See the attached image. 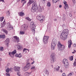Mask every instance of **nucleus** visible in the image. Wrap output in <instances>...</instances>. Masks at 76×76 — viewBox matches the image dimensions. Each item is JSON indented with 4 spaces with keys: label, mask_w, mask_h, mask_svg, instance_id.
<instances>
[{
    "label": "nucleus",
    "mask_w": 76,
    "mask_h": 76,
    "mask_svg": "<svg viewBox=\"0 0 76 76\" xmlns=\"http://www.w3.org/2000/svg\"><path fill=\"white\" fill-rule=\"evenodd\" d=\"M29 2L32 4L33 3L32 5V8L31 9V11L32 12H38V7L37 6V1H33V0H29Z\"/></svg>",
    "instance_id": "nucleus-1"
},
{
    "label": "nucleus",
    "mask_w": 76,
    "mask_h": 76,
    "mask_svg": "<svg viewBox=\"0 0 76 76\" xmlns=\"http://www.w3.org/2000/svg\"><path fill=\"white\" fill-rule=\"evenodd\" d=\"M69 34V30L67 29L64 30L61 34L60 38L63 40H65Z\"/></svg>",
    "instance_id": "nucleus-2"
},
{
    "label": "nucleus",
    "mask_w": 76,
    "mask_h": 76,
    "mask_svg": "<svg viewBox=\"0 0 76 76\" xmlns=\"http://www.w3.org/2000/svg\"><path fill=\"white\" fill-rule=\"evenodd\" d=\"M57 45L59 51H62L65 49V46L61 44L60 42H58Z\"/></svg>",
    "instance_id": "nucleus-3"
},
{
    "label": "nucleus",
    "mask_w": 76,
    "mask_h": 76,
    "mask_svg": "<svg viewBox=\"0 0 76 76\" xmlns=\"http://www.w3.org/2000/svg\"><path fill=\"white\" fill-rule=\"evenodd\" d=\"M30 24L32 26H31L30 27L31 30L33 32V34H35V29L36 26H35V25H34V21H32L31 23Z\"/></svg>",
    "instance_id": "nucleus-4"
},
{
    "label": "nucleus",
    "mask_w": 76,
    "mask_h": 76,
    "mask_svg": "<svg viewBox=\"0 0 76 76\" xmlns=\"http://www.w3.org/2000/svg\"><path fill=\"white\" fill-rule=\"evenodd\" d=\"M56 55L54 53H53L51 55V63H53L56 61Z\"/></svg>",
    "instance_id": "nucleus-5"
},
{
    "label": "nucleus",
    "mask_w": 76,
    "mask_h": 76,
    "mask_svg": "<svg viewBox=\"0 0 76 76\" xmlns=\"http://www.w3.org/2000/svg\"><path fill=\"white\" fill-rule=\"evenodd\" d=\"M62 62L64 63V66L66 68H69V62H68L67 60L64 59L62 61Z\"/></svg>",
    "instance_id": "nucleus-6"
},
{
    "label": "nucleus",
    "mask_w": 76,
    "mask_h": 76,
    "mask_svg": "<svg viewBox=\"0 0 76 76\" xmlns=\"http://www.w3.org/2000/svg\"><path fill=\"white\" fill-rule=\"evenodd\" d=\"M31 66H30V63H27L26 65L23 68V70L24 71H26L28 70V69H30Z\"/></svg>",
    "instance_id": "nucleus-7"
},
{
    "label": "nucleus",
    "mask_w": 76,
    "mask_h": 76,
    "mask_svg": "<svg viewBox=\"0 0 76 76\" xmlns=\"http://www.w3.org/2000/svg\"><path fill=\"white\" fill-rule=\"evenodd\" d=\"M15 47L16 48V50H23V46L21 44H20L18 45H15Z\"/></svg>",
    "instance_id": "nucleus-8"
},
{
    "label": "nucleus",
    "mask_w": 76,
    "mask_h": 76,
    "mask_svg": "<svg viewBox=\"0 0 76 76\" xmlns=\"http://www.w3.org/2000/svg\"><path fill=\"white\" fill-rule=\"evenodd\" d=\"M48 38H49L47 36H45L44 37L43 41L45 44H46L47 43L48 41Z\"/></svg>",
    "instance_id": "nucleus-9"
},
{
    "label": "nucleus",
    "mask_w": 76,
    "mask_h": 76,
    "mask_svg": "<svg viewBox=\"0 0 76 76\" xmlns=\"http://www.w3.org/2000/svg\"><path fill=\"white\" fill-rule=\"evenodd\" d=\"M16 53V50H14L12 52H10L9 53V54L10 56L11 57H13L14 56L13 55H14V54H15Z\"/></svg>",
    "instance_id": "nucleus-10"
},
{
    "label": "nucleus",
    "mask_w": 76,
    "mask_h": 76,
    "mask_svg": "<svg viewBox=\"0 0 76 76\" xmlns=\"http://www.w3.org/2000/svg\"><path fill=\"white\" fill-rule=\"evenodd\" d=\"M14 41L16 43H18V42H19L20 40H19V38L17 36H14Z\"/></svg>",
    "instance_id": "nucleus-11"
},
{
    "label": "nucleus",
    "mask_w": 76,
    "mask_h": 76,
    "mask_svg": "<svg viewBox=\"0 0 76 76\" xmlns=\"http://www.w3.org/2000/svg\"><path fill=\"white\" fill-rule=\"evenodd\" d=\"M20 67L18 66H15L14 68V70L15 72H19L20 71Z\"/></svg>",
    "instance_id": "nucleus-12"
},
{
    "label": "nucleus",
    "mask_w": 76,
    "mask_h": 76,
    "mask_svg": "<svg viewBox=\"0 0 76 76\" xmlns=\"http://www.w3.org/2000/svg\"><path fill=\"white\" fill-rule=\"evenodd\" d=\"M68 48H70L71 47V45L72 44V40H69L68 41Z\"/></svg>",
    "instance_id": "nucleus-13"
},
{
    "label": "nucleus",
    "mask_w": 76,
    "mask_h": 76,
    "mask_svg": "<svg viewBox=\"0 0 76 76\" xmlns=\"http://www.w3.org/2000/svg\"><path fill=\"white\" fill-rule=\"evenodd\" d=\"M8 26L7 28L9 30H11V29H12L13 27L12 26L10 25V23H8Z\"/></svg>",
    "instance_id": "nucleus-14"
},
{
    "label": "nucleus",
    "mask_w": 76,
    "mask_h": 76,
    "mask_svg": "<svg viewBox=\"0 0 76 76\" xmlns=\"http://www.w3.org/2000/svg\"><path fill=\"white\" fill-rule=\"evenodd\" d=\"M15 57H18V58H21L22 57V54L21 53H20L18 54V53H16L15 55Z\"/></svg>",
    "instance_id": "nucleus-15"
},
{
    "label": "nucleus",
    "mask_w": 76,
    "mask_h": 76,
    "mask_svg": "<svg viewBox=\"0 0 76 76\" xmlns=\"http://www.w3.org/2000/svg\"><path fill=\"white\" fill-rule=\"evenodd\" d=\"M6 44L5 45L7 46H9V42H10V39L9 38H7L6 40Z\"/></svg>",
    "instance_id": "nucleus-16"
},
{
    "label": "nucleus",
    "mask_w": 76,
    "mask_h": 76,
    "mask_svg": "<svg viewBox=\"0 0 76 76\" xmlns=\"http://www.w3.org/2000/svg\"><path fill=\"white\" fill-rule=\"evenodd\" d=\"M64 4L65 5V7H66L67 9H69V5L67 4V2L66 1H64Z\"/></svg>",
    "instance_id": "nucleus-17"
},
{
    "label": "nucleus",
    "mask_w": 76,
    "mask_h": 76,
    "mask_svg": "<svg viewBox=\"0 0 76 76\" xmlns=\"http://www.w3.org/2000/svg\"><path fill=\"white\" fill-rule=\"evenodd\" d=\"M25 15V13L22 12H21L19 13V16H23Z\"/></svg>",
    "instance_id": "nucleus-18"
},
{
    "label": "nucleus",
    "mask_w": 76,
    "mask_h": 76,
    "mask_svg": "<svg viewBox=\"0 0 76 76\" xmlns=\"http://www.w3.org/2000/svg\"><path fill=\"white\" fill-rule=\"evenodd\" d=\"M27 28H28V27L25 25H24L23 26V28L24 31H25Z\"/></svg>",
    "instance_id": "nucleus-19"
},
{
    "label": "nucleus",
    "mask_w": 76,
    "mask_h": 76,
    "mask_svg": "<svg viewBox=\"0 0 76 76\" xmlns=\"http://www.w3.org/2000/svg\"><path fill=\"white\" fill-rule=\"evenodd\" d=\"M36 18L37 19H38V20H41V16L39 15H38L37 17Z\"/></svg>",
    "instance_id": "nucleus-20"
},
{
    "label": "nucleus",
    "mask_w": 76,
    "mask_h": 76,
    "mask_svg": "<svg viewBox=\"0 0 76 76\" xmlns=\"http://www.w3.org/2000/svg\"><path fill=\"white\" fill-rule=\"evenodd\" d=\"M55 69L56 71H58V70H60V66H57L56 67Z\"/></svg>",
    "instance_id": "nucleus-21"
},
{
    "label": "nucleus",
    "mask_w": 76,
    "mask_h": 76,
    "mask_svg": "<svg viewBox=\"0 0 76 76\" xmlns=\"http://www.w3.org/2000/svg\"><path fill=\"white\" fill-rule=\"evenodd\" d=\"M30 75V73L29 72H26L24 73V76H28Z\"/></svg>",
    "instance_id": "nucleus-22"
},
{
    "label": "nucleus",
    "mask_w": 76,
    "mask_h": 76,
    "mask_svg": "<svg viewBox=\"0 0 76 76\" xmlns=\"http://www.w3.org/2000/svg\"><path fill=\"white\" fill-rule=\"evenodd\" d=\"M56 46L54 45H51V48L52 50H54V48H55V47Z\"/></svg>",
    "instance_id": "nucleus-23"
},
{
    "label": "nucleus",
    "mask_w": 76,
    "mask_h": 76,
    "mask_svg": "<svg viewBox=\"0 0 76 76\" xmlns=\"http://www.w3.org/2000/svg\"><path fill=\"white\" fill-rule=\"evenodd\" d=\"M40 20H45V17L44 16H40Z\"/></svg>",
    "instance_id": "nucleus-24"
},
{
    "label": "nucleus",
    "mask_w": 76,
    "mask_h": 76,
    "mask_svg": "<svg viewBox=\"0 0 76 76\" xmlns=\"http://www.w3.org/2000/svg\"><path fill=\"white\" fill-rule=\"evenodd\" d=\"M21 3H23V5L26 4V1H24V0L22 1V0H21Z\"/></svg>",
    "instance_id": "nucleus-25"
},
{
    "label": "nucleus",
    "mask_w": 76,
    "mask_h": 76,
    "mask_svg": "<svg viewBox=\"0 0 76 76\" xmlns=\"http://www.w3.org/2000/svg\"><path fill=\"white\" fill-rule=\"evenodd\" d=\"M3 32H4V33H5L6 35H7V34H8V32H7V30L5 29H4L3 30Z\"/></svg>",
    "instance_id": "nucleus-26"
},
{
    "label": "nucleus",
    "mask_w": 76,
    "mask_h": 76,
    "mask_svg": "<svg viewBox=\"0 0 76 76\" xmlns=\"http://www.w3.org/2000/svg\"><path fill=\"white\" fill-rule=\"evenodd\" d=\"M5 38V35H0V38Z\"/></svg>",
    "instance_id": "nucleus-27"
},
{
    "label": "nucleus",
    "mask_w": 76,
    "mask_h": 76,
    "mask_svg": "<svg viewBox=\"0 0 76 76\" xmlns=\"http://www.w3.org/2000/svg\"><path fill=\"white\" fill-rule=\"evenodd\" d=\"M69 59L71 61H72V60H73V56H71V57H69Z\"/></svg>",
    "instance_id": "nucleus-28"
},
{
    "label": "nucleus",
    "mask_w": 76,
    "mask_h": 76,
    "mask_svg": "<svg viewBox=\"0 0 76 76\" xmlns=\"http://www.w3.org/2000/svg\"><path fill=\"white\" fill-rule=\"evenodd\" d=\"M52 42H53L55 44H57V40L55 39H53Z\"/></svg>",
    "instance_id": "nucleus-29"
},
{
    "label": "nucleus",
    "mask_w": 76,
    "mask_h": 76,
    "mask_svg": "<svg viewBox=\"0 0 76 76\" xmlns=\"http://www.w3.org/2000/svg\"><path fill=\"white\" fill-rule=\"evenodd\" d=\"M25 19L28 20V21H31V19L29 17H26Z\"/></svg>",
    "instance_id": "nucleus-30"
},
{
    "label": "nucleus",
    "mask_w": 76,
    "mask_h": 76,
    "mask_svg": "<svg viewBox=\"0 0 76 76\" xmlns=\"http://www.w3.org/2000/svg\"><path fill=\"white\" fill-rule=\"evenodd\" d=\"M20 34H21V35H23V34H25V32H24V31H20Z\"/></svg>",
    "instance_id": "nucleus-31"
},
{
    "label": "nucleus",
    "mask_w": 76,
    "mask_h": 76,
    "mask_svg": "<svg viewBox=\"0 0 76 76\" xmlns=\"http://www.w3.org/2000/svg\"><path fill=\"white\" fill-rule=\"evenodd\" d=\"M4 19V17H2L0 18V20L1 22H2L3 20Z\"/></svg>",
    "instance_id": "nucleus-32"
},
{
    "label": "nucleus",
    "mask_w": 76,
    "mask_h": 76,
    "mask_svg": "<svg viewBox=\"0 0 76 76\" xmlns=\"http://www.w3.org/2000/svg\"><path fill=\"white\" fill-rule=\"evenodd\" d=\"M58 1H60V0H53V1L54 3H57Z\"/></svg>",
    "instance_id": "nucleus-33"
},
{
    "label": "nucleus",
    "mask_w": 76,
    "mask_h": 76,
    "mask_svg": "<svg viewBox=\"0 0 76 76\" xmlns=\"http://www.w3.org/2000/svg\"><path fill=\"white\" fill-rule=\"evenodd\" d=\"M4 49H3V47H0V51H3Z\"/></svg>",
    "instance_id": "nucleus-34"
},
{
    "label": "nucleus",
    "mask_w": 76,
    "mask_h": 76,
    "mask_svg": "<svg viewBox=\"0 0 76 76\" xmlns=\"http://www.w3.org/2000/svg\"><path fill=\"white\" fill-rule=\"evenodd\" d=\"M6 72H7V73H9L10 71V69L9 68H7L6 70Z\"/></svg>",
    "instance_id": "nucleus-35"
},
{
    "label": "nucleus",
    "mask_w": 76,
    "mask_h": 76,
    "mask_svg": "<svg viewBox=\"0 0 76 76\" xmlns=\"http://www.w3.org/2000/svg\"><path fill=\"white\" fill-rule=\"evenodd\" d=\"M47 6L48 7H50L51 6V4L50 2H48L47 3Z\"/></svg>",
    "instance_id": "nucleus-36"
},
{
    "label": "nucleus",
    "mask_w": 76,
    "mask_h": 76,
    "mask_svg": "<svg viewBox=\"0 0 76 76\" xmlns=\"http://www.w3.org/2000/svg\"><path fill=\"white\" fill-rule=\"evenodd\" d=\"M2 25V27H3V26H4L5 25V22L4 21L3 23L1 24V25Z\"/></svg>",
    "instance_id": "nucleus-37"
},
{
    "label": "nucleus",
    "mask_w": 76,
    "mask_h": 76,
    "mask_svg": "<svg viewBox=\"0 0 76 76\" xmlns=\"http://www.w3.org/2000/svg\"><path fill=\"white\" fill-rule=\"evenodd\" d=\"M73 65L74 66H76V59L75 60Z\"/></svg>",
    "instance_id": "nucleus-38"
},
{
    "label": "nucleus",
    "mask_w": 76,
    "mask_h": 76,
    "mask_svg": "<svg viewBox=\"0 0 76 76\" xmlns=\"http://www.w3.org/2000/svg\"><path fill=\"white\" fill-rule=\"evenodd\" d=\"M5 75L7 76H10V74L9 73H6L5 74Z\"/></svg>",
    "instance_id": "nucleus-39"
},
{
    "label": "nucleus",
    "mask_w": 76,
    "mask_h": 76,
    "mask_svg": "<svg viewBox=\"0 0 76 76\" xmlns=\"http://www.w3.org/2000/svg\"><path fill=\"white\" fill-rule=\"evenodd\" d=\"M56 44L54 43V42H52V44H51V45H55V46H56Z\"/></svg>",
    "instance_id": "nucleus-40"
},
{
    "label": "nucleus",
    "mask_w": 76,
    "mask_h": 76,
    "mask_svg": "<svg viewBox=\"0 0 76 76\" xmlns=\"http://www.w3.org/2000/svg\"><path fill=\"white\" fill-rule=\"evenodd\" d=\"M26 50H27V49L24 48L23 49V52H26Z\"/></svg>",
    "instance_id": "nucleus-41"
},
{
    "label": "nucleus",
    "mask_w": 76,
    "mask_h": 76,
    "mask_svg": "<svg viewBox=\"0 0 76 76\" xmlns=\"http://www.w3.org/2000/svg\"><path fill=\"white\" fill-rule=\"evenodd\" d=\"M40 22H41V23H42L43 22V21L44 20H40Z\"/></svg>",
    "instance_id": "nucleus-42"
},
{
    "label": "nucleus",
    "mask_w": 76,
    "mask_h": 76,
    "mask_svg": "<svg viewBox=\"0 0 76 76\" xmlns=\"http://www.w3.org/2000/svg\"><path fill=\"white\" fill-rule=\"evenodd\" d=\"M35 67L34 66H31V69H35Z\"/></svg>",
    "instance_id": "nucleus-43"
},
{
    "label": "nucleus",
    "mask_w": 76,
    "mask_h": 76,
    "mask_svg": "<svg viewBox=\"0 0 76 76\" xmlns=\"http://www.w3.org/2000/svg\"><path fill=\"white\" fill-rule=\"evenodd\" d=\"M12 71L13 68H10V72H12Z\"/></svg>",
    "instance_id": "nucleus-44"
},
{
    "label": "nucleus",
    "mask_w": 76,
    "mask_h": 76,
    "mask_svg": "<svg viewBox=\"0 0 76 76\" xmlns=\"http://www.w3.org/2000/svg\"><path fill=\"white\" fill-rule=\"evenodd\" d=\"M72 1L74 4H75V3H76V1H75V0H72Z\"/></svg>",
    "instance_id": "nucleus-45"
},
{
    "label": "nucleus",
    "mask_w": 76,
    "mask_h": 76,
    "mask_svg": "<svg viewBox=\"0 0 76 76\" xmlns=\"http://www.w3.org/2000/svg\"><path fill=\"white\" fill-rule=\"evenodd\" d=\"M31 4L30 2H29L28 4H27V6H30V5H31Z\"/></svg>",
    "instance_id": "nucleus-46"
},
{
    "label": "nucleus",
    "mask_w": 76,
    "mask_h": 76,
    "mask_svg": "<svg viewBox=\"0 0 76 76\" xmlns=\"http://www.w3.org/2000/svg\"><path fill=\"white\" fill-rule=\"evenodd\" d=\"M62 76H66V74L64 73H63L62 75Z\"/></svg>",
    "instance_id": "nucleus-47"
},
{
    "label": "nucleus",
    "mask_w": 76,
    "mask_h": 76,
    "mask_svg": "<svg viewBox=\"0 0 76 76\" xmlns=\"http://www.w3.org/2000/svg\"><path fill=\"white\" fill-rule=\"evenodd\" d=\"M72 76V73H70L68 74V76Z\"/></svg>",
    "instance_id": "nucleus-48"
},
{
    "label": "nucleus",
    "mask_w": 76,
    "mask_h": 76,
    "mask_svg": "<svg viewBox=\"0 0 76 76\" xmlns=\"http://www.w3.org/2000/svg\"><path fill=\"white\" fill-rule=\"evenodd\" d=\"M46 74H48L49 72H48V71L47 70H46Z\"/></svg>",
    "instance_id": "nucleus-49"
},
{
    "label": "nucleus",
    "mask_w": 76,
    "mask_h": 76,
    "mask_svg": "<svg viewBox=\"0 0 76 76\" xmlns=\"http://www.w3.org/2000/svg\"><path fill=\"white\" fill-rule=\"evenodd\" d=\"M7 13H8V15H10V12H9V11H7Z\"/></svg>",
    "instance_id": "nucleus-50"
},
{
    "label": "nucleus",
    "mask_w": 76,
    "mask_h": 76,
    "mask_svg": "<svg viewBox=\"0 0 76 76\" xmlns=\"http://www.w3.org/2000/svg\"><path fill=\"white\" fill-rule=\"evenodd\" d=\"M34 63H35V61H33V62H32L31 64H34Z\"/></svg>",
    "instance_id": "nucleus-51"
},
{
    "label": "nucleus",
    "mask_w": 76,
    "mask_h": 76,
    "mask_svg": "<svg viewBox=\"0 0 76 76\" xmlns=\"http://www.w3.org/2000/svg\"><path fill=\"white\" fill-rule=\"evenodd\" d=\"M73 46L74 47H76V45L75 44H74L73 45Z\"/></svg>",
    "instance_id": "nucleus-52"
},
{
    "label": "nucleus",
    "mask_w": 76,
    "mask_h": 76,
    "mask_svg": "<svg viewBox=\"0 0 76 76\" xmlns=\"http://www.w3.org/2000/svg\"><path fill=\"white\" fill-rule=\"evenodd\" d=\"M74 52H72V54H74L75 53H76V50H74Z\"/></svg>",
    "instance_id": "nucleus-53"
},
{
    "label": "nucleus",
    "mask_w": 76,
    "mask_h": 76,
    "mask_svg": "<svg viewBox=\"0 0 76 76\" xmlns=\"http://www.w3.org/2000/svg\"><path fill=\"white\" fill-rule=\"evenodd\" d=\"M62 7V5H60L59 7L60 8V7Z\"/></svg>",
    "instance_id": "nucleus-54"
},
{
    "label": "nucleus",
    "mask_w": 76,
    "mask_h": 76,
    "mask_svg": "<svg viewBox=\"0 0 76 76\" xmlns=\"http://www.w3.org/2000/svg\"><path fill=\"white\" fill-rule=\"evenodd\" d=\"M0 1H3V2H4V0H0Z\"/></svg>",
    "instance_id": "nucleus-55"
},
{
    "label": "nucleus",
    "mask_w": 76,
    "mask_h": 76,
    "mask_svg": "<svg viewBox=\"0 0 76 76\" xmlns=\"http://www.w3.org/2000/svg\"><path fill=\"white\" fill-rule=\"evenodd\" d=\"M72 14H69V16H70V17H72Z\"/></svg>",
    "instance_id": "nucleus-56"
},
{
    "label": "nucleus",
    "mask_w": 76,
    "mask_h": 76,
    "mask_svg": "<svg viewBox=\"0 0 76 76\" xmlns=\"http://www.w3.org/2000/svg\"><path fill=\"white\" fill-rule=\"evenodd\" d=\"M17 75H18V76L19 75H20V74H19V72H18L17 73Z\"/></svg>",
    "instance_id": "nucleus-57"
},
{
    "label": "nucleus",
    "mask_w": 76,
    "mask_h": 76,
    "mask_svg": "<svg viewBox=\"0 0 76 76\" xmlns=\"http://www.w3.org/2000/svg\"><path fill=\"white\" fill-rule=\"evenodd\" d=\"M54 21H56L57 20V19H55L54 20Z\"/></svg>",
    "instance_id": "nucleus-58"
},
{
    "label": "nucleus",
    "mask_w": 76,
    "mask_h": 76,
    "mask_svg": "<svg viewBox=\"0 0 76 76\" xmlns=\"http://www.w3.org/2000/svg\"><path fill=\"white\" fill-rule=\"evenodd\" d=\"M60 72H61V73H62V72H63L62 70H61Z\"/></svg>",
    "instance_id": "nucleus-59"
},
{
    "label": "nucleus",
    "mask_w": 76,
    "mask_h": 76,
    "mask_svg": "<svg viewBox=\"0 0 76 76\" xmlns=\"http://www.w3.org/2000/svg\"><path fill=\"white\" fill-rule=\"evenodd\" d=\"M26 50H27V51H28V52H29V49H26Z\"/></svg>",
    "instance_id": "nucleus-60"
},
{
    "label": "nucleus",
    "mask_w": 76,
    "mask_h": 76,
    "mask_svg": "<svg viewBox=\"0 0 76 76\" xmlns=\"http://www.w3.org/2000/svg\"><path fill=\"white\" fill-rule=\"evenodd\" d=\"M64 9H65V10H66V7H64Z\"/></svg>",
    "instance_id": "nucleus-61"
},
{
    "label": "nucleus",
    "mask_w": 76,
    "mask_h": 76,
    "mask_svg": "<svg viewBox=\"0 0 76 76\" xmlns=\"http://www.w3.org/2000/svg\"><path fill=\"white\" fill-rule=\"evenodd\" d=\"M19 76H22V75H21L19 74L18 75Z\"/></svg>",
    "instance_id": "nucleus-62"
},
{
    "label": "nucleus",
    "mask_w": 76,
    "mask_h": 76,
    "mask_svg": "<svg viewBox=\"0 0 76 76\" xmlns=\"http://www.w3.org/2000/svg\"><path fill=\"white\" fill-rule=\"evenodd\" d=\"M42 1H45V0H41Z\"/></svg>",
    "instance_id": "nucleus-63"
},
{
    "label": "nucleus",
    "mask_w": 76,
    "mask_h": 76,
    "mask_svg": "<svg viewBox=\"0 0 76 76\" xmlns=\"http://www.w3.org/2000/svg\"><path fill=\"white\" fill-rule=\"evenodd\" d=\"M25 1V0H22V1Z\"/></svg>",
    "instance_id": "nucleus-64"
}]
</instances>
